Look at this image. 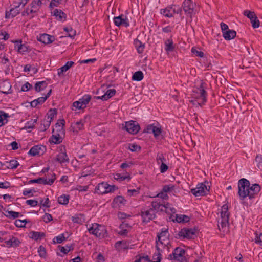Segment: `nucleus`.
Listing matches in <instances>:
<instances>
[{"label":"nucleus","instance_id":"nucleus-63","mask_svg":"<svg viewBox=\"0 0 262 262\" xmlns=\"http://www.w3.org/2000/svg\"><path fill=\"white\" fill-rule=\"evenodd\" d=\"M139 189H129L127 190V194L129 196H135L139 193Z\"/></svg>","mask_w":262,"mask_h":262},{"label":"nucleus","instance_id":"nucleus-9","mask_svg":"<svg viewBox=\"0 0 262 262\" xmlns=\"http://www.w3.org/2000/svg\"><path fill=\"white\" fill-rule=\"evenodd\" d=\"M116 187L114 185H110L106 182L99 183L96 187V192L99 194L107 193L114 191Z\"/></svg>","mask_w":262,"mask_h":262},{"label":"nucleus","instance_id":"nucleus-3","mask_svg":"<svg viewBox=\"0 0 262 262\" xmlns=\"http://www.w3.org/2000/svg\"><path fill=\"white\" fill-rule=\"evenodd\" d=\"M157 238L158 240H156L157 250L163 251L166 249L167 251H168L170 245L168 229L163 228L161 233L158 234Z\"/></svg>","mask_w":262,"mask_h":262},{"label":"nucleus","instance_id":"nucleus-34","mask_svg":"<svg viewBox=\"0 0 262 262\" xmlns=\"http://www.w3.org/2000/svg\"><path fill=\"white\" fill-rule=\"evenodd\" d=\"M91 99V96L89 95H85L81 98H80L79 100L81 104L84 107V108L86 107L87 104L89 103Z\"/></svg>","mask_w":262,"mask_h":262},{"label":"nucleus","instance_id":"nucleus-10","mask_svg":"<svg viewBox=\"0 0 262 262\" xmlns=\"http://www.w3.org/2000/svg\"><path fill=\"white\" fill-rule=\"evenodd\" d=\"M123 128L129 133L133 135L137 134L140 129L139 124L132 120L126 122L125 125Z\"/></svg>","mask_w":262,"mask_h":262},{"label":"nucleus","instance_id":"nucleus-7","mask_svg":"<svg viewBox=\"0 0 262 262\" xmlns=\"http://www.w3.org/2000/svg\"><path fill=\"white\" fill-rule=\"evenodd\" d=\"M183 9L185 13L190 16L196 12L195 4L192 0H185L182 4Z\"/></svg>","mask_w":262,"mask_h":262},{"label":"nucleus","instance_id":"nucleus-51","mask_svg":"<svg viewBox=\"0 0 262 262\" xmlns=\"http://www.w3.org/2000/svg\"><path fill=\"white\" fill-rule=\"evenodd\" d=\"M161 251L158 250L157 253L154 254L152 256V259L150 262H160L161 259V254L160 253Z\"/></svg>","mask_w":262,"mask_h":262},{"label":"nucleus","instance_id":"nucleus-15","mask_svg":"<svg viewBox=\"0 0 262 262\" xmlns=\"http://www.w3.org/2000/svg\"><path fill=\"white\" fill-rule=\"evenodd\" d=\"M0 92L6 94L11 93V84L9 80H5L0 82Z\"/></svg>","mask_w":262,"mask_h":262},{"label":"nucleus","instance_id":"nucleus-56","mask_svg":"<svg viewBox=\"0 0 262 262\" xmlns=\"http://www.w3.org/2000/svg\"><path fill=\"white\" fill-rule=\"evenodd\" d=\"M64 240H65V237L63 234H60L58 236H56L53 239V242L54 243H61Z\"/></svg>","mask_w":262,"mask_h":262},{"label":"nucleus","instance_id":"nucleus-32","mask_svg":"<svg viewBox=\"0 0 262 262\" xmlns=\"http://www.w3.org/2000/svg\"><path fill=\"white\" fill-rule=\"evenodd\" d=\"M47 100V97H41L32 101L30 104L32 107H35L39 104H42Z\"/></svg>","mask_w":262,"mask_h":262},{"label":"nucleus","instance_id":"nucleus-4","mask_svg":"<svg viewBox=\"0 0 262 262\" xmlns=\"http://www.w3.org/2000/svg\"><path fill=\"white\" fill-rule=\"evenodd\" d=\"M229 206L227 204L222 206L220 211V218L218 220V227L223 232L228 231L229 212Z\"/></svg>","mask_w":262,"mask_h":262},{"label":"nucleus","instance_id":"nucleus-49","mask_svg":"<svg viewBox=\"0 0 262 262\" xmlns=\"http://www.w3.org/2000/svg\"><path fill=\"white\" fill-rule=\"evenodd\" d=\"M255 161L257 163L258 168L262 171V155H257L256 157Z\"/></svg>","mask_w":262,"mask_h":262},{"label":"nucleus","instance_id":"nucleus-47","mask_svg":"<svg viewBox=\"0 0 262 262\" xmlns=\"http://www.w3.org/2000/svg\"><path fill=\"white\" fill-rule=\"evenodd\" d=\"M51 121L45 118L42 121L41 128L42 130H46L50 126Z\"/></svg>","mask_w":262,"mask_h":262},{"label":"nucleus","instance_id":"nucleus-53","mask_svg":"<svg viewBox=\"0 0 262 262\" xmlns=\"http://www.w3.org/2000/svg\"><path fill=\"white\" fill-rule=\"evenodd\" d=\"M36 12H37V11H35L34 9H33L32 8H31V7H30V8L27 7L26 8V10L22 12V15L23 16L28 15L30 14H33V13H35Z\"/></svg>","mask_w":262,"mask_h":262},{"label":"nucleus","instance_id":"nucleus-35","mask_svg":"<svg viewBox=\"0 0 262 262\" xmlns=\"http://www.w3.org/2000/svg\"><path fill=\"white\" fill-rule=\"evenodd\" d=\"M189 216L184 214H177L176 220L178 223H187L189 221Z\"/></svg>","mask_w":262,"mask_h":262},{"label":"nucleus","instance_id":"nucleus-36","mask_svg":"<svg viewBox=\"0 0 262 262\" xmlns=\"http://www.w3.org/2000/svg\"><path fill=\"white\" fill-rule=\"evenodd\" d=\"M44 236L45 233L43 232L33 231L30 233V237L35 240L41 239L42 237Z\"/></svg>","mask_w":262,"mask_h":262},{"label":"nucleus","instance_id":"nucleus-14","mask_svg":"<svg viewBox=\"0 0 262 262\" xmlns=\"http://www.w3.org/2000/svg\"><path fill=\"white\" fill-rule=\"evenodd\" d=\"M155 216V212L152 209L145 211H142L141 213V216L143 222L147 223L150 220H152Z\"/></svg>","mask_w":262,"mask_h":262},{"label":"nucleus","instance_id":"nucleus-43","mask_svg":"<svg viewBox=\"0 0 262 262\" xmlns=\"http://www.w3.org/2000/svg\"><path fill=\"white\" fill-rule=\"evenodd\" d=\"M7 167L9 169H15L19 165L18 162L15 160H12L9 162H7Z\"/></svg>","mask_w":262,"mask_h":262},{"label":"nucleus","instance_id":"nucleus-30","mask_svg":"<svg viewBox=\"0 0 262 262\" xmlns=\"http://www.w3.org/2000/svg\"><path fill=\"white\" fill-rule=\"evenodd\" d=\"M165 49L167 52L173 51L174 49V46L172 39H168L165 41Z\"/></svg>","mask_w":262,"mask_h":262},{"label":"nucleus","instance_id":"nucleus-38","mask_svg":"<svg viewBox=\"0 0 262 262\" xmlns=\"http://www.w3.org/2000/svg\"><path fill=\"white\" fill-rule=\"evenodd\" d=\"M128 226V224L124 222H123L120 225V231L119 232V234L121 235H125L127 233L128 231L127 229H125L126 227Z\"/></svg>","mask_w":262,"mask_h":262},{"label":"nucleus","instance_id":"nucleus-6","mask_svg":"<svg viewBox=\"0 0 262 262\" xmlns=\"http://www.w3.org/2000/svg\"><path fill=\"white\" fill-rule=\"evenodd\" d=\"M210 186L207 181L198 184L195 188L192 189L191 192L195 196L206 195L209 192Z\"/></svg>","mask_w":262,"mask_h":262},{"label":"nucleus","instance_id":"nucleus-48","mask_svg":"<svg viewBox=\"0 0 262 262\" xmlns=\"http://www.w3.org/2000/svg\"><path fill=\"white\" fill-rule=\"evenodd\" d=\"M114 202L117 205L125 204L126 200L122 196H117L114 199Z\"/></svg>","mask_w":262,"mask_h":262},{"label":"nucleus","instance_id":"nucleus-26","mask_svg":"<svg viewBox=\"0 0 262 262\" xmlns=\"http://www.w3.org/2000/svg\"><path fill=\"white\" fill-rule=\"evenodd\" d=\"M152 208L154 211H163L164 208H167L165 205L161 204L160 202L157 201H152Z\"/></svg>","mask_w":262,"mask_h":262},{"label":"nucleus","instance_id":"nucleus-57","mask_svg":"<svg viewBox=\"0 0 262 262\" xmlns=\"http://www.w3.org/2000/svg\"><path fill=\"white\" fill-rule=\"evenodd\" d=\"M114 179L116 180L122 181L126 179H130L129 176H123L120 173H116L114 175Z\"/></svg>","mask_w":262,"mask_h":262},{"label":"nucleus","instance_id":"nucleus-52","mask_svg":"<svg viewBox=\"0 0 262 262\" xmlns=\"http://www.w3.org/2000/svg\"><path fill=\"white\" fill-rule=\"evenodd\" d=\"M157 162L158 164H161L162 163H165L166 162V159L164 158L163 155L162 154H158L157 156Z\"/></svg>","mask_w":262,"mask_h":262},{"label":"nucleus","instance_id":"nucleus-60","mask_svg":"<svg viewBox=\"0 0 262 262\" xmlns=\"http://www.w3.org/2000/svg\"><path fill=\"white\" fill-rule=\"evenodd\" d=\"M116 247H121V248L125 249L127 248L126 243V242L124 241H118L115 244Z\"/></svg>","mask_w":262,"mask_h":262},{"label":"nucleus","instance_id":"nucleus-40","mask_svg":"<svg viewBox=\"0 0 262 262\" xmlns=\"http://www.w3.org/2000/svg\"><path fill=\"white\" fill-rule=\"evenodd\" d=\"M6 214L5 215L7 217L11 219H16L20 216V213L17 212L13 211H6Z\"/></svg>","mask_w":262,"mask_h":262},{"label":"nucleus","instance_id":"nucleus-44","mask_svg":"<svg viewBox=\"0 0 262 262\" xmlns=\"http://www.w3.org/2000/svg\"><path fill=\"white\" fill-rule=\"evenodd\" d=\"M138 262H150L149 258L147 255H138L136 256Z\"/></svg>","mask_w":262,"mask_h":262},{"label":"nucleus","instance_id":"nucleus-24","mask_svg":"<svg viewBox=\"0 0 262 262\" xmlns=\"http://www.w3.org/2000/svg\"><path fill=\"white\" fill-rule=\"evenodd\" d=\"M7 247H15L18 246L20 243L19 240L14 236L10 237V239L5 241Z\"/></svg>","mask_w":262,"mask_h":262},{"label":"nucleus","instance_id":"nucleus-11","mask_svg":"<svg viewBox=\"0 0 262 262\" xmlns=\"http://www.w3.org/2000/svg\"><path fill=\"white\" fill-rule=\"evenodd\" d=\"M173 259L179 262H187V259L185 257V251L184 249L177 247L176 248L173 253Z\"/></svg>","mask_w":262,"mask_h":262},{"label":"nucleus","instance_id":"nucleus-17","mask_svg":"<svg viewBox=\"0 0 262 262\" xmlns=\"http://www.w3.org/2000/svg\"><path fill=\"white\" fill-rule=\"evenodd\" d=\"M146 133H152L155 137L159 136L161 133L160 127L154 125V124L148 125L144 130Z\"/></svg>","mask_w":262,"mask_h":262},{"label":"nucleus","instance_id":"nucleus-54","mask_svg":"<svg viewBox=\"0 0 262 262\" xmlns=\"http://www.w3.org/2000/svg\"><path fill=\"white\" fill-rule=\"evenodd\" d=\"M64 30L68 33L69 37H73L76 35V31L71 27L64 28Z\"/></svg>","mask_w":262,"mask_h":262},{"label":"nucleus","instance_id":"nucleus-13","mask_svg":"<svg viewBox=\"0 0 262 262\" xmlns=\"http://www.w3.org/2000/svg\"><path fill=\"white\" fill-rule=\"evenodd\" d=\"M114 21L115 24L117 26H122L127 27L129 25V22L128 18L126 16L122 15L114 17Z\"/></svg>","mask_w":262,"mask_h":262},{"label":"nucleus","instance_id":"nucleus-23","mask_svg":"<svg viewBox=\"0 0 262 262\" xmlns=\"http://www.w3.org/2000/svg\"><path fill=\"white\" fill-rule=\"evenodd\" d=\"M65 121L63 119L61 120L60 122V126L55 125V127L53 129V134H59L60 136H64L65 132L63 129L64 126Z\"/></svg>","mask_w":262,"mask_h":262},{"label":"nucleus","instance_id":"nucleus-19","mask_svg":"<svg viewBox=\"0 0 262 262\" xmlns=\"http://www.w3.org/2000/svg\"><path fill=\"white\" fill-rule=\"evenodd\" d=\"M84 120L82 119L80 120L75 123H73L71 125V129L73 132L78 133L80 130L83 129Z\"/></svg>","mask_w":262,"mask_h":262},{"label":"nucleus","instance_id":"nucleus-61","mask_svg":"<svg viewBox=\"0 0 262 262\" xmlns=\"http://www.w3.org/2000/svg\"><path fill=\"white\" fill-rule=\"evenodd\" d=\"M88 186L77 185L74 188V190H78L79 192L86 191L88 189Z\"/></svg>","mask_w":262,"mask_h":262},{"label":"nucleus","instance_id":"nucleus-29","mask_svg":"<svg viewBox=\"0 0 262 262\" xmlns=\"http://www.w3.org/2000/svg\"><path fill=\"white\" fill-rule=\"evenodd\" d=\"M134 45L139 53L141 54L143 52L145 48L144 44L140 41L138 38L134 40Z\"/></svg>","mask_w":262,"mask_h":262},{"label":"nucleus","instance_id":"nucleus-28","mask_svg":"<svg viewBox=\"0 0 262 262\" xmlns=\"http://www.w3.org/2000/svg\"><path fill=\"white\" fill-rule=\"evenodd\" d=\"M236 35V32L233 30H227L223 34L224 38L226 40H231L233 39Z\"/></svg>","mask_w":262,"mask_h":262},{"label":"nucleus","instance_id":"nucleus-62","mask_svg":"<svg viewBox=\"0 0 262 262\" xmlns=\"http://www.w3.org/2000/svg\"><path fill=\"white\" fill-rule=\"evenodd\" d=\"M255 242L260 245H262V233H260L259 234L256 233Z\"/></svg>","mask_w":262,"mask_h":262},{"label":"nucleus","instance_id":"nucleus-5","mask_svg":"<svg viewBox=\"0 0 262 262\" xmlns=\"http://www.w3.org/2000/svg\"><path fill=\"white\" fill-rule=\"evenodd\" d=\"M88 230L90 233L98 237H104L106 234V230L104 226L97 223L92 224Z\"/></svg>","mask_w":262,"mask_h":262},{"label":"nucleus","instance_id":"nucleus-45","mask_svg":"<svg viewBox=\"0 0 262 262\" xmlns=\"http://www.w3.org/2000/svg\"><path fill=\"white\" fill-rule=\"evenodd\" d=\"M192 53L196 56L203 57L204 56V53L201 51L199 48L193 47L191 49Z\"/></svg>","mask_w":262,"mask_h":262},{"label":"nucleus","instance_id":"nucleus-55","mask_svg":"<svg viewBox=\"0 0 262 262\" xmlns=\"http://www.w3.org/2000/svg\"><path fill=\"white\" fill-rule=\"evenodd\" d=\"M250 21L251 23L252 24V26L254 28H257L259 27L260 22L257 16L254 17L253 19H251Z\"/></svg>","mask_w":262,"mask_h":262},{"label":"nucleus","instance_id":"nucleus-33","mask_svg":"<svg viewBox=\"0 0 262 262\" xmlns=\"http://www.w3.org/2000/svg\"><path fill=\"white\" fill-rule=\"evenodd\" d=\"M47 86L46 81H39L37 82L35 85V90L36 92H40L44 90Z\"/></svg>","mask_w":262,"mask_h":262},{"label":"nucleus","instance_id":"nucleus-31","mask_svg":"<svg viewBox=\"0 0 262 262\" xmlns=\"http://www.w3.org/2000/svg\"><path fill=\"white\" fill-rule=\"evenodd\" d=\"M63 136H60L59 134H53L50 139V141L54 144H59L62 142Z\"/></svg>","mask_w":262,"mask_h":262},{"label":"nucleus","instance_id":"nucleus-25","mask_svg":"<svg viewBox=\"0 0 262 262\" xmlns=\"http://www.w3.org/2000/svg\"><path fill=\"white\" fill-rule=\"evenodd\" d=\"M52 13L57 20L60 21H64L66 20V14L61 10L56 9L53 11Z\"/></svg>","mask_w":262,"mask_h":262},{"label":"nucleus","instance_id":"nucleus-8","mask_svg":"<svg viewBox=\"0 0 262 262\" xmlns=\"http://www.w3.org/2000/svg\"><path fill=\"white\" fill-rule=\"evenodd\" d=\"M182 9L179 6L177 5H173L172 6L167 7L165 9H162L161 13L164 16L167 17H171L173 16L174 13L181 14Z\"/></svg>","mask_w":262,"mask_h":262},{"label":"nucleus","instance_id":"nucleus-42","mask_svg":"<svg viewBox=\"0 0 262 262\" xmlns=\"http://www.w3.org/2000/svg\"><path fill=\"white\" fill-rule=\"evenodd\" d=\"M57 111L56 109H50L47 113V119L52 121L53 118L56 116Z\"/></svg>","mask_w":262,"mask_h":262},{"label":"nucleus","instance_id":"nucleus-12","mask_svg":"<svg viewBox=\"0 0 262 262\" xmlns=\"http://www.w3.org/2000/svg\"><path fill=\"white\" fill-rule=\"evenodd\" d=\"M195 233L194 229L183 228L179 232L178 236L179 238L190 239L193 238Z\"/></svg>","mask_w":262,"mask_h":262},{"label":"nucleus","instance_id":"nucleus-2","mask_svg":"<svg viewBox=\"0 0 262 262\" xmlns=\"http://www.w3.org/2000/svg\"><path fill=\"white\" fill-rule=\"evenodd\" d=\"M206 84L201 80L193 90L192 94V99L190 102L194 105L201 106L206 101L207 93L205 91Z\"/></svg>","mask_w":262,"mask_h":262},{"label":"nucleus","instance_id":"nucleus-37","mask_svg":"<svg viewBox=\"0 0 262 262\" xmlns=\"http://www.w3.org/2000/svg\"><path fill=\"white\" fill-rule=\"evenodd\" d=\"M72 220L74 223L82 224L84 221V216L80 214L73 216Z\"/></svg>","mask_w":262,"mask_h":262},{"label":"nucleus","instance_id":"nucleus-18","mask_svg":"<svg viewBox=\"0 0 262 262\" xmlns=\"http://www.w3.org/2000/svg\"><path fill=\"white\" fill-rule=\"evenodd\" d=\"M38 40L45 44H49L54 40V37L45 33L38 37Z\"/></svg>","mask_w":262,"mask_h":262},{"label":"nucleus","instance_id":"nucleus-16","mask_svg":"<svg viewBox=\"0 0 262 262\" xmlns=\"http://www.w3.org/2000/svg\"><path fill=\"white\" fill-rule=\"evenodd\" d=\"M46 149V147L41 145H36L32 147L29 151V154L32 156L42 155Z\"/></svg>","mask_w":262,"mask_h":262},{"label":"nucleus","instance_id":"nucleus-64","mask_svg":"<svg viewBox=\"0 0 262 262\" xmlns=\"http://www.w3.org/2000/svg\"><path fill=\"white\" fill-rule=\"evenodd\" d=\"M72 106H73V107H75L76 109L80 110V109H84V107H83V106L81 104V103L79 101V100L75 101L73 103V105Z\"/></svg>","mask_w":262,"mask_h":262},{"label":"nucleus","instance_id":"nucleus-39","mask_svg":"<svg viewBox=\"0 0 262 262\" xmlns=\"http://www.w3.org/2000/svg\"><path fill=\"white\" fill-rule=\"evenodd\" d=\"M69 195H66L63 194L58 198V202L59 204L66 205L69 203Z\"/></svg>","mask_w":262,"mask_h":262},{"label":"nucleus","instance_id":"nucleus-41","mask_svg":"<svg viewBox=\"0 0 262 262\" xmlns=\"http://www.w3.org/2000/svg\"><path fill=\"white\" fill-rule=\"evenodd\" d=\"M143 73L141 71L136 72L133 75L132 79L136 81H141L143 78Z\"/></svg>","mask_w":262,"mask_h":262},{"label":"nucleus","instance_id":"nucleus-21","mask_svg":"<svg viewBox=\"0 0 262 262\" xmlns=\"http://www.w3.org/2000/svg\"><path fill=\"white\" fill-rule=\"evenodd\" d=\"M56 160L61 164L69 163V159L65 151L60 152L56 156Z\"/></svg>","mask_w":262,"mask_h":262},{"label":"nucleus","instance_id":"nucleus-59","mask_svg":"<svg viewBox=\"0 0 262 262\" xmlns=\"http://www.w3.org/2000/svg\"><path fill=\"white\" fill-rule=\"evenodd\" d=\"M9 117L8 114L5 113L3 111H0V121L2 122H5L4 121L6 120V122H7V118Z\"/></svg>","mask_w":262,"mask_h":262},{"label":"nucleus","instance_id":"nucleus-46","mask_svg":"<svg viewBox=\"0 0 262 262\" xmlns=\"http://www.w3.org/2000/svg\"><path fill=\"white\" fill-rule=\"evenodd\" d=\"M42 178V181L41 182V184H43L45 185H52L53 183V182L55 179V175H53L52 176V178L51 179H48L46 178Z\"/></svg>","mask_w":262,"mask_h":262},{"label":"nucleus","instance_id":"nucleus-58","mask_svg":"<svg viewBox=\"0 0 262 262\" xmlns=\"http://www.w3.org/2000/svg\"><path fill=\"white\" fill-rule=\"evenodd\" d=\"M26 223H27L26 220H16L15 221V225L17 227H24L25 226Z\"/></svg>","mask_w":262,"mask_h":262},{"label":"nucleus","instance_id":"nucleus-22","mask_svg":"<svg viewBox=\"0 0 262 262\" xmlns=\"http://www.w3.org/2000/svg\"><path fill=\"white\" fill-rule=\"evenodd\" d=\"M19 7V5L15 6L14 8L11 9L9 11H6L5 14L6 18H13L18 15L20 12Z\"/></svg>","mask_w":262,"mask_h":262},{"label":"nucleus","instance_id":"nucleus-50","mask_svg":"<svg viewBox=\"0 0 262 262\" xmlns=\"http://www.w3.org/2000/svg\"><path fill=\"white\" fill-rule=\"evenodd\" d=\"M243 14L245 16H247L250 19H253L254 17L256 16L255 13L253 11H250L249 10H245L243 12Z\"/></svg>","mask_w":262,"mask_h":262},{"label":"nucleus","instance_id":"nucleus-1","mask_svg":"<svg viewBox=\"0 0 262 262\" xmlns=\"http://www.w3.org/2000/svg\"><path fill=\"white\" fill-rule=\"evenodd\" d=\"M238 194L242 203L246 205L252 204L251 200L260 190L257 184L250 185V182L245 178L240 179L238 183Z\"/></svg>","mask_w":262,"mask_h":262},{"label":"nucleus","instance_id":"nucleus-20","mask_svg":"<svg viewBox=\"0 0 262 262\" xmlns=\"http://www.w3.org/2000/svg\"><path fill=\"white\" fill-rule=\"evenodd\" d=\"M116 93V90L115 89H109L102 96H95L94 98L98 99H101L103 101H106L112 96H113Z\"/></svg>","mask_w":262,"mask_h":262},{"label":"nucleus","instance_id":"nucleus-27","mask_svg":"<svg viewBox=\"0 0 262 262\" xmlns=\"http://www.w3.org/2000/svg\"><path fill=\"white\" fill-rule=\"evenodd\" d=\"M74 62L68 61L66 64L58 70V75L61 76L63 73L68 71L73 65Z\"/></svg>","mask_w":262,"mask_h":262}]
</instances>
